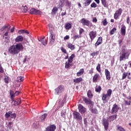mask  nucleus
Wrapping results in <instances>:
<instances>
[{"label": "nucleus", "mask_w": 131, "mask_h": 131, "mask_svg": "<svg viewBox=\"0 0 131 131\" xmlns=\"http://www.w3.org/2000/svg\"><path fill=\"white\" fill-rule=\"evenodd\" d=\"M30 14H34V15H40V14H41V12L39 10H37L35 8H32L30 10Z\"/></svg>", "instance_id": "f8f14e48"}, {"label": "nucleus", "mask_w": 131, "mask_h": 131, "mask_svg": "<svg viewBox=\"0 0 131 131\" xmlns=\"http://www.w3.org/2000/svg\"><path fill=\"white\" fill-rule=\"evenodd\" d=\"M46 37H44L43 38H41L40 39H38L39 41L42 43L43 46H47L48 45V41L45 39Z\"/></svg>", "instance_id": "6ab92c4d"}, {"label": "nucleus", "mask_w": 131, "mask_h": 131, "mask_svg": "<svg viewBox=\"0 0 131 131\" xmlns=\"http://www.w3.org/2000/svg\"><path fill=\"white\" fill-rule=\"evenodd\" d=\"M64 91V88L62 85L58 86L56 89H55V95H60L61 93H63Z\"/></svg>", "instance_id": "20e7f679"}, {"label": "nucleus", "mask_w": 131, "mask_h": 131, "mask_svg": "<svg viewBox=\"0 0 131 131\" xmlns=\"http://www.w3.org/2000/svg\"><path fill=\"white\" fill-rule=\"evenodd\" d=\"M83 72H84V70H83V69H80L79 72L77 73V76H81V75L83 74Z\"/></svg>", "instance_id": "bb28decb"}, {"label": "nucleus", "mask_w": 131, "mask_h": 131, "mask_svg": "<svg viewBox=\"0 0 131 131\" xmlns=\"http://www.w3.org/2000/svg\"><path fill=\"white\" fill-rule=\"evenodd\" d=\"M117 129H118L119 131H125V130L124 129V128H123V127H121V126H118V127H117Z\"/></svg>", "instance_id": "8fccbe9b"}, {"label": "nucleus", "mask_w": 131, "mask_h": 131, "mask_svg": "<svg viewBox=\"0 0 131 131\" xmlns=\"http://www.w3.org/2000/svg\"><path fill=\"white\" fill-rule=\"evenodd\" d=\"M5 29H7V27H6V26H3V27L1 29V31H4V30H5Z\"/></svg>", "instance_id": "69168bd1"}, {"label": "nucleus", "mask_w": 131, "mask_h": 131, "mask_svg": "<svg viewBox=\"0 0 131 131\" xmlns=\"http://www.w3.org/2000/svg\"><path fill=\"white\" fill-rule=\"evenodd\" d=\"M105 74L106 79H107V80H110V79H111L110 72H109V71L107 69L105 70Z\"/></svg>", "instance_id": "f3484780"}, {"label": "nucleus", "mask_w": 131, "mask_h": 131, "mask_svg": "<svg viewBox=\"0 0 131 131\" xmlns=\"http://www.w3.org/2000/svg\"><path fill=\"white\" fill-rule=\"evenodd\" d=\"M10 97H15V93H14V92L12 90H10Z\"/></svg>", "instance_id": "5fc2aeb1"}, {"label": "nucleus", "mask_w": 131, "mask_h": 131, "mask_svg": "<svg viewBox=\"0 0 131 131\" xmlns=\"http://www.w3.org/2000/svg\"><path fill=\"white\" fill-rule=\"evenodd\" d=\"M81 23L85 26H90V25L91 24L90 20L86 19V18H82L81 19Z\"/></svg>", "instance_id": "4468645a"}, {"label": "nucleus", "mask_w": 131, "mask_h": 131, "mask_svg": "<svg viewBox=\"0 0 131 131\" xmlns=\"http://www.w3.org/2000/svg\"><path fill=\"white\" fill-rule=\"evenodd\" d=\"M72 63V61H69V60L66 61L65 63V68L66 69H69V68H70V67L72 66V63Z\"/></svg>", "instance_id": "a211bd4d"}, {"label": "nucleus", "mask_w": 131, "mask_h": 131, "mask_svg": "<svg viewBox=\"0 0 131 131\" xmlns=\"http://www.w3.org/2000/svg\"><path fill=\"white\" fill-rule=\"evenodd\" d=\"M96 70L98 71V72L101 73V64L98 63L97 67Z\"/></svg>", "instance_id": "e433bc0d"}, {"label": "nucleus", "mask_w": 131, "mask_h": 131, "mask_svg": "<svg viewBox=\"0 0 131 131\" xmlns=\"http://www.w3.org/2000/svg\"><path fill=\"white\" fill-rule=\"evenodd\" d=\"M115 31H116V29L115 28H113L110 31L111 35H113V34H114V32H115Z\"/></svg>", "instance_id": "37998d69"}, {"label": "nucleus", "mask_w": 131, "mask_h": 131, "mask_svg": "<svg viewBox=\"0 0 131 131\" xmlns=\"http://www.w3.org/2000/svg\"><path fill=\"white\" fill-rule=\"evenodd\" d=\"M48 27L49 28V32L50 34V46H53L54 45V42H55V34H54V30H55V28L53 27V25L52 24H49L48 25Z\"/></svg>", "instance_id": "7ed1b4c3"}, {"label": "nucleus", "mask_w": 131, "mask_h": 131, "mask_svg": "<svg viewBox=\"0 0 131 131\" xmlns=\"http://www.w3.org/2000/svg\"><path fill=\"white\" fill-rule=\"evenodd\" d=\"M11 114H12V112L11 111H9L8 113H6L5 114V117H6V118H9V117L11 116Z\"/></svg>", "instance_id": "c9c22d12"}, {"label": "nucleus", "mask_w": 131, "mask_h": 131, "mask_svg": "<svg viewBox=\"0 0 131 131\" xmlns=\"http://www.w3.org/2000/svg\"><path fill=\"white\" fill-rule=\"evenodd\" d=\"M87 96L89 99H92L93 98V94H92V91H91V90L88 91Z\"/></svg>", "instance_id": "c85d7f7f"}, {"label": "nucleus", "mask_w": 131, "mask_h": 131, "mask_svg": "<svg viewBox=\"0 0 131 131\" xmlns=\"http://www.w3.org/2000/svg\"><path fill=\"white\" fill-rule=\"evenodd\" d=\"M84 30L82 29H80L79 30V35H81L82 34V32H83Z\"/></svg>", "instance_id": "0e129e2a"}, {"label": "nucleus", "mask_w": 131, "mask_h": 131, "mask_svg": "<svg viewBox=\"0 0 131 131\" xmlns=\"http://www.w3.org/2000/svg\"><path fill=\"white\" fill-rule=\"evenodd\" d=\"M19 34H23L24 33V30H20L18 31Z\"/></svg>", "instance_id": "680f3d73"}, {"label": "nucleus", "mask_w": 131, "mask_h": 131, "mask_svg": "<svg viewBox=\"0 0 131 131\" xmlns=\"http://www.w3.org/2000/svg\"><path fill=\"white\" fill-rule=\"evenodd\" d=\"M101 86H99L96 88L95 91L96 92H97V93H99V92H101Z\"/></svg>", "instance_id": "3c124183"}, {"label": "nucleus", "mask_w": 131, "mask_h": 131, "mask_svg": "<svg viewBox=\"0 0 131 131\" xmlns=\"http://www.w3.org/2000/svg\"><path fill=\"white\" fill-rule=\"evenodd\" d=\"M81 36L80 35H75L73 37L74 40H75L76 39H77V38H79Z\"/></svg>", "instance_id": "de8ad7c7"}, {"label": "nucleus", "mask_w": 131, "mask_h": 131, "mask_svg": "<svg viewBox=\"0 0 131 131\" xmlns=\"http://www.w3.org/2000/svg\"><path fill=\"white\" fill-rule=\"evenodd\" d=\"M64 2L66 6H70V4L69 3V1L68 0H64Z\"/></svg>", "instance_id": "4d7b16f0"}, {"label": "nucleus", "mask_w": 131, "mask_h": 131, "mask_svg": "<svg viewBox=\"0 0 131 131\" xmlns=\"http://www.w3.org/2000/svg\"><path fill=\"white\" fill-rule=\"evenodd\" d=\"M0 73H4V69L2 67L1 64H0Z\"/></svg>", "instance_id": "bf43d9fd"}, {"label": "nucleus", "mask_w": 131, "mask_h": 131, "mask_svg": "<svg viewBox=\"0 0 131 131\" xmlns=\"http://www.w3.org/2000/svg\"><path fill=\"white\" fill-rule=\"evenodd\" d=\"M119 110V107L116 104L113 105L112 109L111 110L112 114H114V113H116Z\"/></svg>", "instance_id": "1a4fd4ad"}, {"label": "nucleus", "mask_w": 131, "mask_h": 131, "mask_svg": "<svg viewBox=\"0 0 131 131\" xmlns=\"http://www.w3.org/2000/svg\"><path fill=\"white\" fill-rule=\"evenodd\" d=\"M60 50L61 52H62V53H64V54H67V51H66V49H65V48L61 47Z\"/></svg>", "instance_id": "09e8293b"}, {"label": "nucleus", "mask_w": 131, "mask_h": 131, "mask_svg": "<svg viewBox=\"0 0 131 131\" xmlns=\"http://www.w3.org/2000/svg\"><path fill=\"white\" fill-rule=\"evenodd\" d=\"M102 123L103 125H104L105 130H107V129H108V126H109V122H108V120L105 118H103L102 120Z\"/></svg>", "instance_id": "6e6552de"}, {"label": "nucleus", "mask_w": 131, "mask_h": 131, "mask_svg": "<svg viewBox=\"0 0 131 131\" xmlns=\"http://www.w3.org/2000/svg\"><path fill=\"white\" fill-rule=\"evenodd\" d=\"M64 5H65L64 0H60L58 4L59 7H64Z\"/></svg>", "instance_id": "7c9ffc66"}, {"label": "nucleus", "mask_w": 131, "mask_h": 131, "mask_svg": "<svg viewBox=\"0 0 131 131\" xmlns=\"http://www.w3.org/2000/svg\"><path fill=\"white\" fill-rule=\"evenodd\" d=\"M73 117L74 119H76V120H82L81 115H80L79 113L77 112H75L73 113Z\"/></svg>", "instance_id": "39448f33"}, {"label": "nucleus", "mask_w": 131, "mask_h": 131, "mask_svg": "<svg viewBox=\"0 0 131 131\" xmlns=\"http://www.w3.org/2000/svg\"><path fill=\"white\" fill-rule=\"evenodd\" d=\"M47 116H48V114H45L44 115H42L40 117V119L41 120V121H44L45 119L47 118Z\"/></svg>", "instance_id": "cd10ccee"}, {"label": "nucleus", "mask_w": 131, "mask_h": 131, "mask_svg": "<svg viewBox=\"0 0 131 131\" xmlns=\"http://www.w3.org/2000/svg\"><path fill=\"white\" fill-rule=\"evenodd\" d=\"M56 129V126L55 125H51L48 126L45 131H55Z\"/></svg>", "instance_id": "2eb2a0df"}, {"label": "nucleus", "mask_w": 131, "mask_h": 131, "mask_svg": "<svg viewBox=\"0 0 131 131\" xmlns=\"http://www.w3.org/2000/svg\"><path fill=\"white\" fill-rule=\"evenodd\" d=\"M90 111L92 113H94V114H98V110L96 108H91L90 109Z\"/></svg>", "instance_id": "a878e982"}, {"label": "nucleus", "mask_w": 131, "mask_h": 131, "mask_svg": "<svg viewBox=\"0 0 131 131\" xmlns=\"http://www.w3.org/2000/svg\"><path fill=\"white\" fill-rule=\"evenodd\" d=\"M101 3L105 8H107V7H108L107 3H106V0H101Z\"/></svg>", "instance_id": "58836bf2"}, {"label": "nucleus", "mask_w": 131, "mask_h": 131, "mask_svg": "<svg viewBox=\"0 0 131 131\" xmlns=\"http://www.w3.org/2000/svg\"><path fill=\"white\" fill-rule=\"evenodd\" d=\"M75 57V55L74 54H73L71 55V56L69 58L68 61L70 62H73V58Z\"/></svg>", "instance_id": "2f4dec72"}, {"label": "nucleus", "mask_w": 131, "mask_h": 131, "mask_svg": "<svg viewBox=\"0 0 131 131\" xmlns=\"http://www.w3.org/2000/svg\"><path fill=\"white\" fill-rule=\"evenodd\" d=\"M58 12V8L56 7H54L52 9V14H55L56 13Z\"/></svg>", "instance_id": "a19ab883"}, {"label": "nucleus", "mask_w": 131, "mask_h": 131, "mask_svg": "<svg viewBox=\"0 0 131 131\" xmlns=\"http://www.w3.org/2000/svg\"><path fill=\"white\" fill-rule=\"evenodd\" d=\"M128 75V73H125L124 72L123 75H122V79H124L126 76Z\"/></svg>", "instance_id": "49530a36"}, {"label": "nucleus", "mask_w": 131, "mask_h": 131, "mask_svg": "<svg viewBox=\"0 0 131 131\" xmlns=\"http://www.w3.org/2000/svg\"><path fill=\"white\" fill-rule=\"evenodd\" d=\"M71 28V24L70 23H68L66 24V29H67L68 30L70 29Z\"/></svg>", "instance_id": "ea45409f"}, {"label": "nucleus", "mask_w": 131, "mask_h": 131, "mask_svg": "<svg viewBox=\"0 0 131 131\" xmlns=\"http://www.w3.org/2000/svg\"><path fill=\"white\" fill-rule=\"evenodd\" d=\"M24 80V77L22 76H19L17 78L16 81L17 82H21V81H23Z\"/></svg>", "instance_id": "c756f323"}, {"label": "nucleus", "mask_w": 131, "mask_h": 131, "mask_svg": "<svg viewBox=\"0 0 131 131\" xmlns=\"http://www.w3.org/2000/svg\"><path fill=\"white\" fill-rule=\"evenodd\" d=\"M89 36L91 39V41H93L94 39H95V38L96 36H97V32L92 31L89 33Z\"/></svg>", "instance_id": "9b49d317"}, {"label": "nucleus", "mask_w": 131, "mask_h": 131, "mask_svg": "<svg viewBox=\"0 0 131 131\" xmlns=\"http://www.w3.org/2000/svg\"><path fill=\"white\" fill-rule=\"evenodd\" d=\"M121 34L122 35H125V26H123L121 28Z\"/></svg>", "instance_id": "393cba45"}, {"label": "nucleus", "mask_w": 131, "mask_h": 131, "mask_svg": "<svg viewBox=\"0 0 131 131\" xmlns=\"http://www.w3.org/2000/svg\"><path fill=\"white\" fill-rule=\"evenodd\" d=\"M78 108L80 113L81 114H84L85 113L86 109L83 106H82V105L79 104Z\"/></svg>", "instance_id": "9d476101"}, {"label": "nucleus", "mask_w": 131, "mask_h": 131, "mask_svg": "<svg viewBox=\"0 0 131 131\" xmlns=\"http://www.w3.org/2000/svg\"><path fill=\"white\" fill-rule=\"evenodd\" d=\"M67 47L69 49L72 50V51L75 49V46L71 43H69L67 45Z\"/></svg>", "instance_id": "4be33fe9"}, {"label": "nucleus", "mask_w": 131, "mask_h": 131, "mask_svg": "<svg viewBox=\"0 0 131 131\" xmlns=\"http://www.w3.org/2000/svg\"><path fill=\"white\" fill-rule=\"evenodd\" d=\"M129 55H130V51L125 49V46H122L120 53L119 61H121L128 59Z\"/></svg>", "instance_id": "f03ea898"}, {"label": "nucleus", "mask_w": 131, "mask_h": 131, "mask_svg": "<svg viewBox=\"0 0 131 131\" xmlns=\"http://www.w3.org/2000/svg\"><path fill=\"white\" fill-rule=\"evenodd\" d=\"M7 130H11V129H12V122H9L7 126Z\"/></svg>", "instance_id": "473e14b6"}, {"label": "nucleus", "mask_w": 131, "mask_h": 131, "mask_svg": "<svg viewBox=\"0 0 131 131\" xmlns=\"http://www.w3.org/2000/svg\"><path fill=\"white\" fill-rule=\"evenodd\" d=\"M92 1L93 0H86L85 1V2L83 3V5H84L85 7H88V6H90V4L92 3Z\"/></svg>", "instance_id": "b1692460"}, {"label": "nucleus", "mask_w": 131, "mask_h": 131, "mask_svg": "<svg viewBox=\"0 0 131 131\" xmlns=\"http://www.w3.org/2000/svg\"><path fill=\"white\" fill-rule=\"evenodd\" d=\"M66 99H67V97H64L62 100H59L58 104V107L56 110V111L59 110V109H60L61 107H63V105H64V103H66Z\"/></svg>", "instance_id": "0eeeda50"}, {"label": "nucleus", "mask_w": 131, "mask_h": 131, "mask_svg": "<svg viewBox=\"0 0 131 131\" xmlns=\"http://www.w3.org/2000/svg\"><path fill=\"white\" fill-rule=\"evenodd\" d=\"M16 42H20L23 41V37L22 36H18L15 39Z\"/></svg>", "instance_id": "aec40b11"}, {"label": "nucleus", "mask_w": 131, "mask_h": 131, "mask_svg": "<svg viewBox=\"0 0 131 131\" xmlns=\"http://www.w3.org/2000/svg\"><path fill=\"white\" fill-rule=\"evenodd\" d=\"M24 50V47L22 43H18L15 45H13L11 46L8 50L9 54L11 55H17L19 54L20 52H22Z\"/></svg>", "instance_id": "f257e3e1"}, {"label": "nucleus", "mask_w": 131, "mask_h": 131, "mask_svg": "<svg viewBox=\"0 0 131 131\" xmlns=\"http://www.w3.org/2000/svg\"><path fill=\"white\" fill-rule=\"evenodd\" d=\"M11 118H16V114H12L10 115Z\"/></svg>", "instance_id": "052dcab7"}, {"label": "nucleus", "mask_w": 131, "mask_h": 131, "mask_svg": "<svg viewBox=\"0 0 131 131\" xmlns=\"http://www.w3.org/2000/svg\"><path fill=\"white\" fill-rule=\"evenodd\" d=\"M15 96H10V98H11V100L12 101V104H13L15 101V100H14V97Z\"/></svg>", "instance_id": "e2e57ef3"}, {"label": "nucleus", "mask_w": 131, "mask_h": 131, "mask_svg": "<svg viewBox=\"0 0 131 131\" xmlns=\"http://www.w3.org/2000/svg\"><path fill=\"white\" fill-rule=\"evenodd\" d=\"M73 81L75 83V84L76 83H79V82H81V81H82V78H77L76 79H73Z\"/></svg>", "instance_id": "412c9836"}, {"label": "nucleus", "mask_w": 131, "mask_h": 131, "mask_svg": "<svg viewBox=\"0 0 131 131\" xmlns=\"http://www.w3.org/2000/svg\"><path fill=\"white\" fill-rule=\"evenodd\" d=\"M83 101H84L87 105H91V106H94V102L92 101L91 99H89L86 97H83Z\"/></svg>", "instance_id": "ddd939ff"}, {"label": "nucleus", "mask_w": 131, "mask_h": 131, "mask_svg": "<svg viewBox=\"0 0 131 131\" xmlns=\"http://www.w3.org/2000/svg\"><path fill=\"white\" fill-rule=\"evenodd\" d=\"M102 24L104 26H106L108 24V22L107 21V19L105 18L103 21H102Z\"/></svg>", "instance_id": "c03bdc74"}, {"label": "nucleus", "mask_w": 131, "mask_h": 131, "mask_svg": "<svg viewBox=\"0 0 131 131\" xmlns=\"http://www.w3.org/2000/svg\"><path fill=\"white\" fill-rule=\"evenodd\" d=\"M4 82L6 83H9V77H5V78L4 79Z\"/></svg>", "instance_id": "6e6d98bb"}, {"label": "nucleus", "mask_w": 131, "mask_h": 131, "mask_svg": "<svg viewBox=\"0 0 131 131\" xmlns=\"http://www.w3.org/2000/svg\"><path fill=\"white\" fill-rule=\"evenodd\" d=\"M23 10H23L24 13H26V12H27V11L28 10V8H27V7H26V6H25L23 7Z\"/></svg>", "instance_id": "603ef678"}, {"label": "nucleus", "mask_w": 131, "mask_h": 131, "mask_svg": "<svg viewBox=\"0 0 131 131\" xmlns=\"http://www.w3.org/2000/svg\"><path fill=\"white\" fill-rule=\"evenodd\" d=\"M112 94V90L111 89H108L107 91L106 95L108 97H111V94Z\"/></svg>", "instance_id": "f704fd0d"}, {"label": "nucleus", "mask_w": 131, "mask_h": 131, "mask_svg": "<svg viewBox=\"0 0 131 131\" xmlns=\"http://www.w3.org/2000/svg\"><path fill=\"white\" fill-rule=\"evenodd\" d=\"M91 8H97V4L94 2L91 5Z\"/></svg>", "instance_id": "864d4df0"}, {"label": "nucleus", "mask_w": 131, "mask_h": 131, "mask_svg": "<svg viewBox=\"0 0 131 131\" xmlns=\"http://www.w3.org/2000/svg\"><path fill=\"white\" fill-rule=\"evenodd\" d=\"M99 55V51H96L95 52H94L93 53L91 54V56H92V57H95V56H98Z\"/></svg>", "instance_id": "a18cd8bd"}, {"label": "nucleus", "mask_w": 131, "mask_h": 131, "mask_svg": "<svg viewBox=\"0 0 131 131\" xmlns=\"http://www.w3.org/2000/svg\"><path fill=\"white\" fill-rule=\"evenodd\" d=\"M5 27H6V29H7L8 31H9V30H10V29L11 28V26H10V25L6 26H5Z\"/></svg>", "instance_id": "338daca9"}, {"label": "nucleus", "mask_w": 131, "mask_h": 131, "mask_svg": "<svg viewBox=\"0 0 131 131\" xmlns=\"http://www.w3.org/2000/svg\"><path fill=\"white\" fill-rule=\"evenodd\" d=\"M121 14H122V9L120 8L117 10L114 14V19H115V20H117V19H118V17L121 15Z\"/></svg>", "instance_id": "423d86ee"}, {"label": "nucleus", "mask_w": 131, "mask_h": 131, "mask_svg": "<svg viewBox=\"0 0 131 131\" xmlns=\"http://www.w3.org/2000/svg\"><path fill=\"white\" fill-rule=\"evenodd\" d=\"M124 102L125 106H130L131 102L129 100H124Z\"/></svg>", "instance_id": "72a5a7b5"}, {"label": "nucleus", "mask_w": 131, "mask_h": 131, "mask_svg": "<svg viewBox=\"0 0 131 131\" xmlns=\"http://www.w3.org/2000/svg\"><path fill=\"white\" fill-rule=\"evenodd\" d=\"M19 94H20V92L17 91L15 92V97H16V96H18V95H19Z\"/></svg>", "instance_id": "774afa93"}, {"label": "nucleus", "mask_w": 131, "mask_h": 131, "mask_svg": "<svg viewBox=\"0 0 131 131\" xmlns=\"http://www.w3.org/2000/svg\"><path fill=\"white\" fill-rule=\"evenodd\" d=\"M102 42H103V38L102 37H98L97 42L95 44L96 48H97L98 46H100Z\"/></svg>", "instance_id": "dca6fc26"}, {"label": "nucleus", "mask_w": 131, "mask_h": 131, "mask_svg": "<svg viewBox=\"0 0 131 131\" xmlns=\"http://www.w3.org/2000/svg\"><path fill=\"white\" fill-rule=\"evenodd\" d=\"M108 97V95L106 94H102V101H105L106 99H107V97Z\"/></svg>", "instance_id": "79ce46f5"}, {"label": "nucleus", "mask_w": 131, "mask_h": 131, "mask_svg": "<svg viewBox=\"0 0 131 131\" xmlns=\"http://www.w3.org/2000/svg\"><path fill=\"white\" fill-rule=\"evenodd\" d=\"M12 105H13L14 106H18V105L19 104L18 103V102H17V101L14 100L13 101V103H12Z\"/></svg>", "instance_id": "13d9d810"}, {"label": "nucleus", "mask_w": 131, "mask_h": 131, "mask_svg": "<svg viewBox=\"0 0 131 131\" xmlns=\"http://www.w3.org/2000/svg\"><path fill=\"white\" fill-rule=\"evenodd\" d=\"M99 76H100V75H99L98 74H95L93 78V82H97V80Z\"/></svg>", "instance_id": "5701e85b"}, {"label": "nucleus", "mask_w": 131, "mask_h": 131, "mask_svg": "<svg viewBox=\"0 0 131 131\" xmlns=\"http://www.w3.org/2000/svg\"><path fill=\"white\" fill-rule=\"evenodd\" d=\"M116 116L115 115H113L110 117V121H113V120H115L116 119Z\"/></svg>", "instance_id": "4c0bfd02"}]
</instances>
